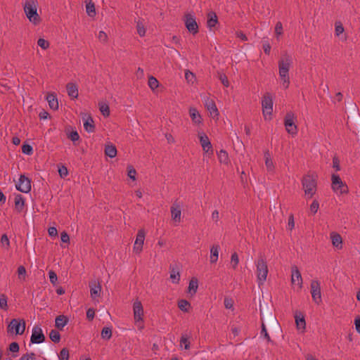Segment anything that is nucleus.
I'll return each mask as SVG.
<instances>
[{
  "label": "nucleus",
  "mask_w": 360,
  "mask_h": 360,
  "mask_svg": "<svg viewBox=\"0 0 360 360\" xmlns=\"http://www.w3.org/2000/svg\"><path fill=\"white\" fill-rule=\"evenodd\" d=\"M218 22V19L216 13L213 11L210 12L207 14V27L211 30Z\"/></svg>",
  "instance_id": "393cba45"
},
{
  "label": "nucleus",
  "mask_w": 360,
  "mask_h": 360,
  "mask_svg": "<svg viewBox=\"0 0 360 360\" xmlns=\"http://www.w3.org/2000/svg\"><path fill=\"white\" fill-rule=\"evenodd\" d=\"M333 167L336 171H340V161H339V159H338V158L337 156H334L333 158Z\"/></svg>",
  "instance_id": "13d9d810"
},
{
  "label": "nucleus",
  "mask_w": 360,
  "mask_h": 360,
  "mask_svg": "<svg viewBox=\"0 0 360 360\" xmlns=\"http://www.w3.org/2000/svg\"><path fill=\"white\" fill-rule=\"evenodd\" d=\"M58 356L60 360H68L69 351L66 348L62 349Z\"/></svg>",
  "instance_id": "49530a36"
},
{
  "label": "nucleus",
  "mask_w": 360,
  "mask_h": 360,
  "mask_svg": "<svg viewBox=\"0 0 360 360\" xmlns=\"http://www.w3.org/2000/svg\"><path fill=\"white\" fill-rule=\"evenodd\" d=\"M46 100L49 103V107L53 110L58 108V102L56 96L53 94H49L46 96Z\"/></svg>",
  "instance_id": "a878e982"
},
{
  "label": "nucleus",
  "mask_w": 360,
  "mask_h": 360,
  "mask_svg": "<svg viewBox=\"0 0 360 360\" xmlns=\"http://www.w3.org/2000/svg\"><path fill=\"white\" fill-rule=\"evenodd\" d=\"M37 44L43 49H46L49 46V41L42 38L38 39Z\"/></svg>",
  "instance_id": "09e8293b"
},
{
  "label": "nucleus",
  "mask_w": 360,
  "mask_h": 360,
  "mask_svg": "<svg viewBox=\"0 0 360 360\" xmlns=\"http://www.w3.org/2000/svg\"><path fill=\"white\" fill-rule=\"evenodd\" d=\"M189 115L194 124H199L202 122L201 116L195 108H191L189 110Z\"/></svg>",
  "instance_id": "4be33fe9"
},
{
  "label": "nucleus",
  "mask_w": 360,
  "mask_h": 360,
  "mask_svg": "<svg viewBox=\"0 0 360 360\" xmlns=\"http://www.w3.org/2000/svg\"><path fill=\"white\" fill-rule=\"evenodd\" d=\"M288 226L290 230H292L295 227L294 217L292 214H290L288 217Z\"/></svg>",
  "instance_id": "774afa93"
},
{
  "label": "nucleus",
  "mask_w": 360,
  "mask_h": 360,
  "mask_svg": "<svg viewBox=\"0 0 360 360\" xmlns=\"http://www.w3.org/2000/svg\"><path fill=\"white\" fill-rule=\"evenodd\" d=\"M105 153L110 158H114L117 155V149L112 145H107L105 148Z\"/></svg>",
  "instance_id": "473e14b6"
},
{
  "label": "nucleus",
  "mask_w": 360,
  "mask_h": 360,
  "mask_svg": "<svg viewBox=\"0 0 360 360\" xmlns=\"http://www.w3.org/2000/svg\"><path fill=\"white\" fill-rule=\"evenodd\" d=\"M145 233L143 230H139L134 243V250L136 253H139L142 250V247L144 243Z\"/></svg>",
  "instance_id": "2eb2a0df"
},
{
  "label": "nucleus",
  "mask_w": 360,
  "mask_h": 360,
  "mask_svg": "<svg viewBox=\"0 0 360 360\" xmlns=\"http://www.w3.org/2000/svg\"><path fill=\"white\" fill-rule=\"evenodd\" d=\"M219 79L223 84V85L226 87H228L229 85V82L228 80L227 77L225 75H219Z\"/></svg>",
  "instance_id": "0e129e2a"
},
{
  "label": "nucleus",
  "mask_w": 360,
  "mask_h": 360,
  "mask_svg": "<svg viewBox=\"0 0 360 360\" xmlns=\"http://www.w3.org/2000/svg\"><path fill=\"white\" fill-rule=\"evenodd\" d=\"M16 189L22 193H28L31 190L30 180L25 175H20L18 183L16 184Z\"/></svg>",
  "instance_id": "f8f14e48"
},
{
  "label": "nucleus",
  "mask_w": 360,
  "mask_h": 360,
  "mask_svg": "<svg viewBox=\"0 0 360 360\" xmlns=\"http://www.w3.org/2000/svg\"><path fill=\"white\" fill-rule=\"evenodd\" d=\"M291 63L292 58L286 53L282 55L278 62L279 76L283 81V85L285 89H287L290 84L288 72Z\"/></svg>",
  "instance_id": "f257e3e1"
},
{
  "label": "nucleus",
  "mask_w": 360,
  "mask_h": 360,
  "mask_svg": "<svg viewBox=\"0 0 360 360\" xmlns=\"http://www.w3.org/2000/svg\"><path fill=\"white\" fill-rule=\"evenodd\" d=\"M198 288V280L195 278H193L189 282L188 292L191 293L192 295H194L196 292Z\"/></svg>",
  "instance_id": "7c9ffc66"
},
{
  "label": "nucleus",
  "mask_w": 360,
  "mask_h": 360,
  "mask_svg": "<svg viewBox=\"0 0 360 360\" xmlns=\"http://www.w3.org/2000/svg\"><path fill=\"white\" fill-rule=\"evenodd\" d=\"M136 174V169L131 165H129L127 167L128 176L134 181L136 179V177H135Z\"/></svg>",
  "instance_id": "a18cd8bd"
},
{
  "label": "nucleus",
  "mask_w": 360,
  "mask_h": 360,
  "mask_svg": "<svg viewBox=\"0 0 360 360\" xmlns=\"http://www.w3.org/2000/svg\"><path fill=\"white\" fill-rule=\"evenodd\" d=\"M134 316L136 321H142L143 316V309L140 301L136 300L133 304Z\"/></svg>",
  "instance_id": "4468645a"
},
{
  "label": "nucleus",
  "mask_w": 360,
  "mask_h": 360,
  "mask_svg": "<svg viewBox=\"0 0 360 360\" xmlns=\"http://www.w3.org/2000/svg\"><path fill=\"white\" fill-rule=\"evenodd\" d=\"M25 205V200L22 196L20 194H18L15 197V207L18 212H20Z\"/></svg>",
  "instance_id": "cd10ccee"
},
{
  "label": "nucleus",
  "mask_w": 360,
  "mask_h": 360,
  "mask_svg": "<svg viewBox=\"0 0 360 360\" xmlns=\"http://www.w3.org/2000/svg\"><path fill=\"white\" fill-rule=\"evenodd\" d=\"M19 345L15 342L11 343L9 345V350L13 353L18 352L19 351Z\"/></svg>",
  "instance_id": "bf43d9fd"
},
{
  "label": "nucleus",
  "mask_w": 360,
  "mask_h": 360,
  "mask_svg": "<svg viewBox=\"0 0 360 360\" xmlns=\"http://www.w3.org/2000/svg\"><path fill=\"white\" fill-rule=\"evenodd\" d=\"M68 322V319L64 315H59L56 318L55 326L59 330H63Z\"/></svg>",
  "instance_id": "412c9836"
},
{
  "label": "nucleus",
  "mask_w": 360,
  "mask_h": 360,
  "mask_svg": "<svg viewBox=\"0 0 360 360\" xmlns=\"http://www.w3.org/2000/svg\"><path fill=\"white\" fill-rule=\"evenodd\" d=\"M184 21L187 30L191 33H192L193 34H195L198 32V25L193 15L189 13L186 14Z\"/></svg>",
  "instance_id": "9b49d317"
},
{
  "label": "nucleus",
  "mask_w": 360,
  "mask_h": 360,
  "mask_svg": "<svg viewBox=\"0 0 360 360\" xmlns=\"http://www.w3.org/2000/svg\"><path fill=\"white\" fill-rule=\"evenodd\" d=\"M261 335L264 336V338L268 341V342H270L271 341V338L267 333V330H266V326L264 325V323L262 322V330H261Z\"/></svg>",
  "instance_id": "864d4df0"
},
{
  "label": "nucleus",
  "mask_w": 360,
  "mask_h": 360,
  "mask_svg": "<svg viewBox=\"0 0 360 360\" xmlns=\"http://www.w3.org/2000/svg\"><path fill=\"white\" fill-rule=\"evenodd\" d=\"M265 165L268 171L271 172L274 169V164L270 158L269 153H266L265 155Z\"/></svg>",
  "instance_id": "e433bc0d"
},
{
  "label": "nucleus",
  "mask_w": 360,
  "mask_h": 360,
  "mask_svg": "<svg viewBox=\"0 0 360 360\" xmlns=\"http://www.w3.org/2000/svg\"><path fill=\"white\" fill-rule=\"evenodd\" d=\"M18 274L20 279L25 280L26 276V269L23 266H20L18 268Z\"/></svg>",
  "instance_id": "de8ad7c7"
},
{
  "label": "nucleus",
  "mask_w": 360,
  "mask_h": 360,
  "mask_svg": "<svg viewBox=\"0 0 360 360\" xmlns=\"http://www.w3.org/2000/svg\"><path fill=\"white\" fill-rule=\"evenodd\" d=\"M86 11L87 14L93 17L96 15V10H95V6L94 3L89 2L86 6Z\"/></svg>",
  "instance_id": "58836bf2"
},
{
  "label": "nucleus",
  "mask_w": 360,
  "mask_h": 360,
  "mask_svg": "<svg viewBox=\"0 0 360 360\" xmlns=\"http://www.w3.org/2000/svg\"><path fill=\"white\" fill-rule=\"evenodd\" d=\"M1 243L4 247L8 248L10 246V241L6 234H3L1 238Z\"/></svg>",
  "instance_id": "3c124183"
},
{
  "label": "nucleus",
  "mask_w": 360,
  "mask_h": 360,
  "mask_svg": "<svg viewBox=\"0 0 360 360\" xmlns=\"http://www.w3.org/2000/svg\"><path fill=\"white\" fill-rule=\"evenodd\" d=\"M35 354L34 353L25 354L22 355L19 360H34Z\"/></svg>",
  "instance_id": "e2e57ef3"
},
{
  "label": "nucleus",
  "mask_w": 360,
  "mask_h": 360,
  "mask_svg": "<svg viewBox=\"0 0 360 360\" xmlns=\"http://www.w3.org/2000/svg\"><path fill=\"white\" fill-rule=\"evenodd\" d=\"M295 323L297 325V328L298 330H304L306 326L305 319L303 316L301 317L298 316L297 314L295 316Z\"/></svg>",
  "instance_id": "2f4dec72"
},
{
  "label": "nucleus",
  "mask_w": 360,
  "mask_h": 360,
  "mask_svg": "<svg viewBox=\"0 0 360 360\" xmlns=\"http://www.w3.org/2000/svg\"><path fill=\"white\" fill-rule=\"evenodd\" d=\"M257 267V276L259 285H262L266 279L268 266L266 262L262 256H260L255 263Z\"/></svg>",
  "instance_id": "20e7f679"
},
{
  "label": "nucleus",
  "mask_w": 360,
  "mask_h": 360,
  "mask_svg": "<svg viewBox=\"0 0 360 360\" xmlns=\"http://www.w3.org/2000/svg\"><path fill=\"white\" fill-rule=\"evenodd\" d=\"M45 340V336L42 332L41 328L35 326L32 329V333L30 338V341L32 344L41 343Z\"/></svg>",
  "instance_id": "ddd939ff"
},
{
  "label": "nucleus",
  "mask_w": 360,
  "mask_h": 360,
  "mask_svg": "<svg viewBox=\"0 0 360 360\" xmlns=\"http://www.w3.org/2000/svg\"><path fill=\"white\" fill-rule=\"evenodd\" d=\"M159 85V82L156 78L153 76H150L148 78V86L152 90H155L158 88Z\"/></svg>",
  "instance_id": "79ce46f5"
},
{
  "label": "nucleus",
  "mask_w": 360,
  "mask_h": 360,
  "mask_svg": "<svg viewBox=\"0 0 360 360\" xmlns=\"http://www.w3.org/2000/svg\"><path fill=\"white\" fill-rule=\"evenodd\" d=\"M69 139H70L73 142L76 141H78L79 139V136L78 134V133L76 131H72L70 135H69Z\"/></svg>",
  "instance_id": "69168bd1"
},
{
  "label": "nucleus",
  "mask_w": 360,
  "mask_h": 360,
  "mask_svg": "<svg viewBox=\"0 0 360 360\" xmlns=\"http://www.w3.org/2000/svg\"><path fill=\"white\" fill-rule=\"evenodd\" d=\"M344 32V27L340 22H335V34L337 36L340 35Z\"/></svg>",
  "instance_id": "603ef678"
},
{
  "label": "nucleus",
  "mask_w": 360,
  "mask_h": 360,
  "mask_svg": "<svg viewBox=\"0 0 360 360\" xmlns=\"http://www.w3.org/2000/svg\"><path fill=\"white\" fill-rule=\"evenodd\" d=\"M205 107L210 111L212 117H216L219 115L218 110L213 100L207 98L205 100Z\"/></svg>",
  "instance_id": "a211bd4d"
},
{
  "label": "nucleus",
  "mask_w": 360,
  "mask_h": 360,
  "mask_svg": "<svg viewBox=\"0 0 360 360\" xmlns=\"http://www.w3.org/2000/svg\"><path fill=\"white\" fill-rule=\"evenodd\" d=\"M90 294L92 298H96L100 296L101 286L99 282L94 281L89 283Z\"/></svg>",
  "instance_id": "f3484780"
},
{
  "label": "nucleus",
  "mask_w": 360,
  "mask_h": 360,
  "mask_svg": "<svg viewBox=\"0 0 360 360\" xmlns=\"http://www.w3.org/2000/svg\"><path fill=\"white\" fill-rule=\"evenodd\" d=\"M311 293L313 300L318 304L321 302V293L320 283L317 280H313L310 284Z\"/></svg>",
  "instance_id": "6e6552de"
},
{
  "label": "nucleus",
  "mask_w": 360,
  "mask_h": 360,
  "mask_svg": "<svg viewBox=\"0 0 360 360\" xmlns=\"http://www.w3.org/2000/svg\"><path fill=\"white\" fill-rule=\"evenodd\" d=\"M170 278L174 283L179 282L180 274L178 268L170 266Z\"/></svg>",
  "instance_id": "c85d7f7f"
},
{
  "label": "nucleus",
  "mask_w": 360,
  "mask_h": 360,
  "mask_svg": "<svg viewBox=\"0 0 360 360\" xmlns=\"http://www.w3.org/2000/svg\"><path fill=\"white\" fill-rule=\"evenodd\" d=\"M99 110L103 114V116L108 117L110 115V108L108 105L103 103H99Z\"/></svg>",
  "instance_id": "c9c22d12"
},
{
  "label": "nucleus",
  "mask_w": 360,
  "mask_h": 360,
  "mask_svg": "<svg viewBox=\"0 0 360 360\" xmlns=\"http://www.w3.org/2000/svg\"><path fill=\"white\" fill-rule=\"evenodd\" d=\"M295 120L296 116L291 111L287 112L284 118V125L285 127L286 131H288V133L292 135L297 134V128L295 124Z\"/></svg>",
  "instance_id": "0eeeda50"
},
{
  "label": "nucleus",
  "mask_w": 360,
  "mask_h": 360,
  "mask_svg": "<svg viewBox=\"0 0 360 360\" xmlns=\"http://www.w3.org/2000/svg\"><path fill=\"white\" fill-rule=\"evenodd\" d=\"M171 214L172 220L180 222L181 221V208L180 206L176 203H174L171 207Z\"/></svg>",
  "instance_id": "6ab92c4d"
},
{
  "label": "nucleus",
  "mask_w": 360,
  "mask_h": 360,
  "mask_svg": "<svg viewBox=\"0 0 360 360\" xmlns=\"http://www.w3.org/2000/svg\"><path fill=\"white\" fill-rule=\"evenodd\" d=\"M218 158L219 161L222 163L227 164L229 162L228 153L224 150H220L218 154Z\"/></svg>",
  "instance_id": "ea45409f"
},
{
  "label": "nucleus",
  "mask_w": 360,
  "mask_h": 360,
  "mask_svg": "<svg viewBox=\"0 0 360 360\" xmlns=\"http://www.w3.org/2000/svg\"><path fill=\"white\" fill-rule=\"evenodd\" d=\"M297 281V284L300 288L302 287V278L301 276V273L299 271L297 266H292V275H291V283L292 284H295V282Z\"/></svg>",
  "instance_id": "dca6fc26"
},
{
  "label": "nucleus",
  "mask_w": 360,
  "mask_h": 360,
  "mask_svg": "<svg viewBox=\"0 0 360 360\" xmlns=\"http://www.w3.org/2000/svg\"><path fill=\"white\" fill-rule=\"evenodd\" d=\"M190 345H191V342L188 340V337L187 334H186V333L182 334L181 340H180V346L181 347L184 346L185 349H189Z\"/></svg>",
  "instance_id": "72a5a7b5"
},
{
  "label": "nucleus",
  "mask_w": 360,
  "mask_h": 360,
  "mask_svg": "<svg viewBox=\"0 0 360 360\" xmlns=\"http://www.w3.org/2000/svg\"><path fill=\"white\" fill-rule=\"evenodd\" d=\"M22 152L26 155H31L33 152L32 147L29 144H24L22 146Z\"/></svg>",
  "instance_id": "8fccbe9b"
},
{
  "label": "nucleus",
  "mask_w": 360,
  "mask_h": 360,
  "mask_svg": "<svg viewBox=\"0 0 360 360\" xmlns=\"http://www.w3.org/2000/svg\"><path fill=\"white\" fill-rule=\"evenodd\" d=\"M25 330V321L23 319H12L7 328V331L8 333H15V335L23 334Z\"/></svg>",
  "instance_id": "39448f33"
},
{
  "label": "nucleus",
  "mask_w": 360,
  "mask_h": 360,
  "mask_svg": "<svg viewBox=\"0 0 360 360\" xmlns=\"http://www.w3.org/2000/svg\"><path fill=\"white\" fill-rule=\"evenodd\" d=\"M198 136L199 138L200 143L203 151L205 153L212 154V146L211 144V142L210 141L208 136L204 132L200 131L198 133Z\"/></svg>",
  "instance_id": "9d476101"
},
{
  "label": "nucleus",
  "mask_w": 360,
  "mask_h": 360,
  "mask_svg": "<svg viewBox=\"0 0 360 360\" xmlns=\"http://www.w3.org/2000/svg\"><path fill=\"white\" fill-rule=\"evenodd\" d=\"M49 338L53 342H58L60 340V335L57 330H51L49 333Z\"/></svg>",
  "instance_id": "a19ab883"
},
{
  "label": "nucleus",
  "mask_w": 360,
  "mask_h": 360,
  "mask_svg": "<svg viewBox=\"0 0 360 360\" xmlns=\"http://www.w3.org/2000/svg\"><path fill=\"white\" fill-rule=\"evenodd\" d=\"M137 33L140 37H143L146 34V22L144 20L139 19L136 21Z\"/></svg>",
  "instance_id": "bb28decb"
},
{
  "label": "nucleus",
  "mask_w": 360,
  "mask_h": 360,
  "mask_svg": "<svg viewBox=\"0 0 360 360\" xmlns=\"http://www.w3.org/2000/svg\"><path fill=\"white\" fill-rule=\"evenodd\" d=\"M238 263H239L238 255L236 252H233L231 255V264L232 265L233 269H236Z\"/></svg>",
  "instance_id": "c03bdc74"
},
{
  "label": "nucleus",
  "mask_w": 360,
  "mask_h": 360,
  "mask_svg": "<svg viewBox=\"0 0 360 360\" xmlns=\"http://www.w3.org/2000/svg\"><path fill=\"white\" fill-rule=\"evenodd\" d=\"M275 32L277 37L283 34V25L281 22H278L275 27Z\"/></svg>",
  "instance_id": "6e6d98bb"
},
{
  "label": "nucleus",
  "mask_w": 360,
  "mask_h": 360,
  "mask_svg": "<svg viewBox=\"0 0 360 360\" xmlns=\"http://www.w3.org/2000/svg\"><path fill=\"white\" fill-rule=\"evenodd\" d=\"M332 181V188L335 192L340 194H345L349 191L348 187L345 183H344L339 175L333 174L331 176Z\"/></svg>",
  "instance_id": "423d86ee"
},
{
  "label": "nucleus",
  "mask_w": 360,
  "mask_h": 360,
  "mask_svg": "<svg viewBox=\"0 0 360 360\" xmlns=\"http://www.w3.org/2000/svg\"><path fill=\"white\" fill-rule=\"evenodd\" d=\"M0 308L3 310L8 309L7 297L0 293Z\"/></svg>",
  "instance_id": "37998d69"
},
{
  "label": "nucleus",
  "mask_w": 360,
  "mask_h": 360,
  "mask_svg": "<svg viewBox=\"0 0 360 360\" xmlns=\"http://www.w3.org/2000/svg\"><path fill=\"white\" fill-rule=\"evenodd\" d=\"M219 246L218 245H213L210 248V263L214 264L217 262L219 257Z\"/></svg>",
  "instance_id": "b1692460"
},
{
  "label": "nucleus",
  "mask_w": 360,
  "mask_h": 360,
  "mask_svg": "<svg viewBox=\"0 0 360 360\" xmlns=\"http://www.w3.org/2000/svg\"><path fill=\"white\" fill-rule=\"evenodd\" d=\"M304 194L307 198H312L317 188L316 177L313 175H306L302 180Z\"/></svg>",
  "instance_id": "f03ea898"
},
{
  "label": "nucleus",
  "mask_w": 360,
  "mask_h": 360,
  "mask_svg": "<svg viewBox=\"0 0 360 360\" xmlns=\"http://www.w3.org/2000/svg\"><path fill=\"white\" fill-rule=\"evenodd\" d=\"M262 105L264 116L266 117L267 115H271L273 110V101L269 93L264 96Z\"/></svg>",
  "instance_id": "1a4fd4ad"
},
{
  "label": "nucleus",
  "mask_w": 360,
  "mask_h": 360,
  "mask_svg": "<svg viewBox=\"0 0 360 360\" xmlns=\"http://www.w3.org/2000/svg\"><path fill=\"white\" fill-rule=\"evenodd\" d=\"M58 173L60 177L64 178L68 174V171L66 167L62 166L58 169Z\"/></svg>",
  "instance_id": "680f3d73"
},
{
  "label": "nucleus",
  "mask_w": 360,
  "mask_h": 360,
  "mask_svg": "<svg viewBox=\"0 0 360 360\" xmlns=\"http://www.w3.org/2000/svg\"><path fill=\"white\" fill-rule=\"evenodd\" d=\"M68 96L72 98H76L78 96V89L73 83H68L66 86Z\"/></svg>",
  "instance_id": "5701e85b"
},
{
  "label": "nucleus",
  "mask_w": 360,
  "mask_h": 360,
  "mask_svg": "<svg viewBox=\"0 0 360 360\" xmlns=\"http://www.w3.org/2000/svg\"><path fill=\"white\" fill-rule=\"evenodd\" d=\"M49 279H50L51 283L52 284L55 285L58 280L56 274L53 271H50L49 272Z\"/></svg>",
  "instance_id": "4d7b16f0"
},
{
  "label": "nucleus",
  "mask_w": 360,
  "mask_h": 360,
  "mask_svg": "<svg viewBox=\"0 0 360 360\" xmlns=\"http://www.w3.org/2000/svg\"><path fill=\"white\" fill-rule=\"evenodd\" d=\"M319 202L315 200L313 201V202L310 205V211L313 214H316L318 210H319Z\"/></svg>",
  "instance_id": "5fc2aeb1"
},
{
  "label": "nucleus",
  "mask_w": 360,
  "mask_h": 360,
  "mask_svg": "<svg viewBox=\"0 0 360 360\" xmlns=\"http://www.w3.org/2000/svg\"><path fill=\"white\" fill-rule=\"evenodd\" d=\"M179 308L183 311H188L191 304L186 300H181L178 303Z\"/></svg>",
  "instance_id": "4c0bfd02"
},
{
  "label": "nucleus",
  "mask_w": 360,
  "mask_h": 360,
  "mask_svg": "<svg viewBox=\"0 0 360 360\" xmlns=\"http://www.w3.org/2000/svg\"><path fill=\"white\" fill-rule=\"evenodd\" d=\"M84 127L85 130L88 132H93L94 131L95 126L94 124V120L90 116H88L86 119L84 123Z\"/></svg>",
  "instance_id": "c756f323"
},
{
  "label": "nucleus",
  "mask_w": 360,
  "mask_h": 360,
  "mask_svg": "<svg viewBox=\"0 0 360 360\" xmlns=\"http://www.w3.org/2000/svg\"><path fill=\"white\" fill-rule=\"evenodd\" d=\"M101 337L104 340H110L112 337V329L109 327H105L101 331Z\"/></svg>",
  "instance_id": "f704fd0d"
},
{
  "label": "nucleus",
  "mask_w": 360,
  "mask_h": 360,
  "mask_svg": "<svg viewBox=\"0 0 360 360\" xmlns=\"http://www.w3.org/2000/svg\"><path fill=\"white\" fill-rule=\"evenodd\" d=\"M37 0H28L24 4V11L27 18L34 24L39 22V17L37 12Z\"/></svg>",
  "instance_id": "7ed1b4c3"
},
{
  "label": "nucleus",
  "mask_w": 360,
  "mask_h": 360,
  "mask_svg": "<svg viewBox=\"0 0 360 360\" xmlns=\"http://www.w3.org/2000/svg\"><path fill=\"white\" fill-rule=\"evenodd\" d=\"M185 78L188 82L193 83L195 79V75L193 72L188 70L185 72Z\"/></svg>",
  "instance_id": "052dcab7"
},
{
  "label": "nucleus",
  "mask_w": 360,
  "mask_h": 360,
  "mask_svg": "<svg viewBox=\"0 0 360 360\" xmlns=\"http://www.w3.org/2000/svg\"><path fill=\"white\" fill-rule=\"evenodd\" d=\"M332 244L336 248L340 250L342 248V239L340 234L333 232L330 233Z\"/></svg>",
  "instance_id": "aec40b11"
},
{
  "label": "nucleus",
  "mask_w": 360,
  "mask_h": 360,
  "mask_svg": "<svg viewBox=\"0 0 360 360\" xmlns=\"http://www.w3.org/2000/svg\"><path fill=\"white\" fill-rule=\"evenodd\" d=\"M94 316H95V311H94V309H92V308H90L87 310L86 311V318L89 320V321H91L94 319Z\"/></svg>",
  "instance_id": "338daca9"
}]
</instances>
